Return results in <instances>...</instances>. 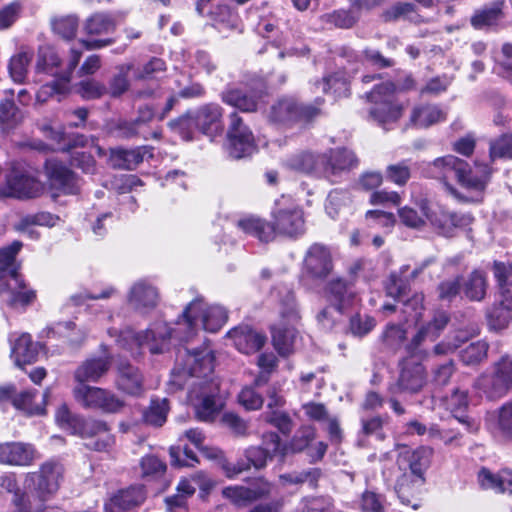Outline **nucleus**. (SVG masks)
Segmentation results:
<instances>
[{
    "label": "nucleus",
    "mask_w": 512,
    "mask_h": 512,
    "mask_svg": "<svg viewBox=\"0 0 512 512\" xmlns=\"http://www.w3.org/2000/svg\"><path fill=\"white\" fill-rule=\"evenodd\" d=\"M402 313L405 315V321H419L424 311V295L414 293L410 298L402 302Z\"/></svg>",
    "instance_id": "nucleus-62"
},
{
    "label": "nucleus",
    "mask_w": 512,
    "mask_h": 512,
    "mask_svg": "<svg viewBox=\"0 0 512 512\" xmlns=\"http://www.w3.org/2000/svg\"><path fill=\"white\" fill-rule=\"evenodd\" d=\"M182 368H175L169 382L170 390L182 389L188 377L197 378L199 381L192 383L193 389L189 392V399L193 402L196 416L199 420L211 422L219 414L222 404L213 394L216 385L208 380L214 370L215 356L211 349L203 347L190 351L185 349L179 351L177 356L178 365Z\"/></svg>",
    "instance_id": "nucleus-1"
},
{
    "label": "nucleus",
    "mask_w": 512,
    "mask_h": 512,
    "mask_svg": "<svg viewBox=\"0 0 512 512\" xmlns=\"http://www.w3.org/2000/svg\"><path fill=\"white\" fill-rule=\"evenodd\" d=\"M493 275L499 288L500 301L512 305V263L494 261Z\"/></svg>",
    "instance_id": "nucleus-43"
},
{
    "label": "nucleus",
    "mask_w": 512,
    "mask_h": 512,
    "mask_svg": "<svg viewBox=\"0 0 512 512\" xmlns=\"http://www.w3.org/2000/svg\"><path fill=\"white\" fill-rule=\"evenodd\" d=\"M287 165L296 171L324 176L325 154L298 153L287 160Z\"/></svg>",
    "instance_id": "nucleus-38"
},
{
    "label": "nucleus",
    "mask_w": 512,
    "mask_h": 512,
    "mask_svg": "<svg viewBox=\"0 0 512 512\" xmlns=\"http://www.w3.org/2000/svg\"><path fill=\"white\" fill-rule=\"evenodd\" d=\"M504 5V0H496L477 9L471 17V25L478 30L498 27L505 16L503 12Z\"/></svg>",
    "instance_id": "nucleus-33"
},
{
    "label": "nucleus",
    "mask_w": 512,
    "mask_h": 512,
    "mask_svg": "<svg viewBox=\"0 0 512 512\" xmlns=\"http://www.w3.org/2000/svg\"><path fill=\"white\" fill-rule=\"evenodd\" d=\"M449 315L445 311H437L432 319L419 326L415 335L406 345V350L412 356L427 357L428 352L424 348L428 342H434L441 335L449 323Z\"/></svg>",
    "instance_id": "nucleus-14"
},
{
    "label": "nucleus",
    "mask_w": 512,
    "mask_h": 512,
    "mask_svg": "<svg viewBox=\"0 0 512 512\" xmlns=\"http://www.w3.org/2000/svg\"><path fill=\"white\" fill-rule=\"evenodd\" d=\"M497 429L502 438L512 440V400L498 409Z\"/></svg>",
    "instance_id": "nucleus-63"
},
{
    "label": "nucleus",
    "mask_w": 512,
    "mask_h": 512,
    "mask_svg": "<svg viewBox=\"0 0 512 512\" xmlns=\"http://www.w3.org/2000/svg\"><path fill=\"white\" fill-rule=\"evenodd\" d=\"M19 285H16L11 279L4 281L6 284L0 293H7V303L12 307H25L31 304L36 298V292L28 288L20 275Z\"/></svg>",
    "instance_id": "nucleus-40"
},
{
    "label": "nucleus",
    "mask_w": 512,
    "mask_h": 512,
    "mask_svg": "<svg viewBox=\"0 0 512 512\" xmlns=\"http://www.w3.org/2000/svg\"><path fill=\"white\" fill-rule=\"evenodd\" d=\"M488 349V343L485 341H477L462 349L459 353V357L466 366L478 365L487 358Z\"/></svg>",
    "instance_id": "nucleus-53"
},
{
    "label": "nucleus",
    "mask_w": 512,
    "mask_h": 512,
    "mask_svg": "<svg viewBox=\"0 0 512 512\" xmlns=\"http://www.w3.org/2000/svg\"><path fill=\"white\" fill-rule=\"evenodd\" d=\"M22 120L21 111L11 100L0 103V127L2 130L14 128Z\"/></svg>",
    "instance_id": "nucleus-59"
},
{
    "label": "nucleus",
    "mask_w": 512,
    "mask_h": 512,
    "mask_svg": "<svg viewBox=\"0 0 512 512\" xmlns=\"http://www.w3.org/2000/svg\"><path fill=\"white\" fill-rule=\"evenodd\" d=\"M280 321L271 329L272 341L279 354L285 356L291 353L296 329L295 325L300 320L295 297L288 293L280 304Z\"/></svg>",
    "instance_id": "nucleus-5"
},
{
    "label": "nucleus",
    "mask_w": 512,
    "mask_h": 512,
    "mask_svg": "<svg viewBox=\"0 0 512 512\" xmlns=\"http://www.w3.org/2000/svg\"><path fill=\"white\" fill-rule=\"evenodd\" d=\"M461 285L465 298L472 302H482L486 298L489 287L487 274L480 269H474L461 282Z\"/></svg>",
    "instance_id": "nucleus-37"
},
{
    "label": "nucleus",
    "mask_w": 512,
    "mask_h": 512,
    "mask_svg": "<svg viewBox=\"0 0 512 512\" xmlns=\"http://www.w3.org/2000/svg\"><path fill=\"white\" fill-rule=\"evenodd\" d=\"M480 485L500 493H512V470H502L498 474L483 468L478 475Z\"/></svg>",
    "instance_id": "nucleus-42"
},
{
    "label": "nucleus",
    "mask_w": 512,
    "mask_h": 512,
    "mask_svg": "<svg viewBox=\"0 0 512 512\" xmlns=\"http://www.w3.org/2000/svg\"><path fill=\"white\" fill-rule=\"evenodd\" d=\"M82 53L81 49L71 48L66 70L59 80H54L40 87L36 94L37 103L44 104L52 97H57L58 101L61 100V97L68 92V83L71 80L72 72L80 61Z\"/></svg>",
    "instance_id": "nucleus-18"
},
{
    "label": "nucleus",
    "mask_w": 512,
    "mask_h": 512,
    "mask_svg": "<svg viewBox=\"0 0 512 512\" xmlns=\"http://www.w3.org/2000/svg\"><path fill=\"white\" fill-rule=\"evenodd\" d=\"M359 506L363 512H384L386 498L383 494L366 490L361 496Z\"/></svg>",
    "instance_id": "nucleus-64"
},
{
    "label": "nucleus",
    "mask_w": 512,
    "mask_h": 512,
    "mask_svg": "<svg viewBox=\"0 0 512 512\" xmlns=\"http://www.w3.org/2000/svg\"><path fill=\"white\" fill-rule=\"evenodd\" d=\"M64 473V466L59 461L48 460L40 466L38 471L26 474L25 490L51 499L59 490L64 480Z\"/></svg>",
    "instance_id": "nucleus-9"
},
{
    "label": "nucleus",
    "mask_w": 512,
    "mask_h": 512,
    "mask_svg": "<svg viewBox=\"0 0 512 512\" xmlns=\"http://www.w3.org/2000/svg\"><path fill=\"white\" fill-rule=\"evenodd\" d=\"M264 91L243 90L239 88L226 89L221 93L222 101L244 113L256 112L262 102Z\"/></svg>",
    "instance_id": "nucleus-27"
},
{
    "label": "nucleus",
    "mask_w": 512,
    "mask_h": 512,
    "mask_svg": "<svg viewBox=\"0 0 512 512\" xmlns=\"http://www.w3.org/2000/svg\"><path fill=\"white\" fill-rule=\"evenodd\" d=\"M22 248L20 241H14L10 245L0 249V289L6 287L4 281L11 279L16 285H19L20 274L19 264L16 263L15 258Z\"/></svg>",
    "instance_id": "nucleus-32"
},
{
    "label": "nucleus",
    "mask_w": 512,
    "mask_h": 512,
    "mask_svg": "<svg viewBox=\"0 0 512 512\" xmlns=\"http://www.w3.org/2000/svg\"><path fill=\"white\" fill-rule=\"evenodd\" d=\"M146 500L143 486H130L117 491L105 503V512H132L140 507Z\"/></svg>",
    "instance_id": "nucleus-23"
},
{
    "label": "nucleus",
    "mask_w": 512,
    "mask_h": 512,
    "mask_svg": "<svg viewBox=\"0 0 512 512\" xmlns=\"http://www.w3.org/2000/svg\"><path fill=\"white\" fill-rule=\"evenodd\" d=\"M334 264L329 247L313 243L305 252L302 281H324L333 271Z\"/></svg>",
    "instance_id": "nucleus-13"
},
{
    "label": "nucleus",
    "mask_w": 512,
    "mask_h": 512,
    "mask_svg": "<svg viewBox=\"0 0 512 512\" xmlns=\"http://www.w3.org/2000/svg\"><path fill=\"white\" fill-rule=\"evenodd\" d=\"M169 411L167 399H152L149 408L144 412L146 423L160 427L167 419Z\"/></svg>",
    "instance_id": "nucleus-57"
},
{
    "label": "nucleus",
    "mask_w": 512,
    "mask_h": 512,
    "mask_svg": "<svg viewBox=\"0 0 512 512\" xmlns=\"http://www.w3.org/2000/svg\"><path fill=\"white\" fill-rule=\"evenodd\" d=\"M434 450L429 446H420L414 450L405 449L399 454L397 464L399 469L418 477H425L432 463Z\"/></svg>",
    "instance_id": "nucleus-21"
},
{
    "label": "nucleus",
    "mask_w": 512,
    "mask_h": 512,
    "mask_svg": "<svg viewBox=\"0 0 512 512\" xmlns=\"http://www.w3.org/2000/svg\"><path fill=\"white\" fill-rule=\"evenodd\" d=\"M427 382L425 367L412 358H406L400 363V373L396 383L389 387L391 394L420 392Z\"/></svg>",
    "instance_id": "nucleus-16"
},
{
    "label": "nucleus",
    "mask_w": 512,
    "mask_h": 512,
    "mask_svg": "<svg viewBox=\"0 0 512 512\" xmlns=\"http://www.w3.org/2000/svg\"><path fill=\"white\" fill-rule=\"evenodd\" d=\"M45 169L53 189L70 195L79 192V179L64 164L55 159H48L45 162Z\"/></svg>",
    "instance_id": "nucleus-19"
},
{
    "label": "nucleus",
    "mask_w": 512,
    "mask_h": 512,
    "mask_svg": "<svg viewBox=\"0 0 512 512\" xmlns=\"http://www.w3.org/2000/svg\"><path fill=\"white\" fill-rule=\"evenodd\" d=\"M466 161L453 155H447L434 160L432 166L438 177L448 179L454 177L458 180L459 176L465 172Z\"/></svg>",
    "instance_id": "nucleus-47"
},
{
    "label": "nucleus",
    "mask_w": 512,
    "mask_h": 512,
    "mask_svg": "<svg viewBox=\"0 0 512 512\" xmlns=\"http://www.w3.org/2000/svg\"><path fill=\"white\" fill-rule=\"evenodd\" d=\"M298 104L292 97H283L274 102L266 111L268 121L278 126H289L298 121H310L320 114L319 105Z\"/></svg>",
    "instance_id": "nucleus-6"
},
{
    "label": "nucleus",
    "mask_w": 512,
    "mask_h": 512,
    "mask_svg": "<svg viewBox=\"0 0 512 512\" xmlns=\"http://www.w3.org/2000/svg\"><path fill=\"white\" fill-rule=\"evenodd\" d=\"M282 452L280 437L275 432H269L263 435L262 446H252L245 450L247 463L238 462L237 464H224L223 468L228 477H233L251 466L261 469L266 466L267 461L271 460L277 454Z\"/></svg>",
    "instance_id": "nucleus-8"
},
{
    "label": "nucleus",
    "mask_w": 512,
    "mask_h": 512,
    "mask_svg": "<svg viewBox=\"0 0 512 512\" xmlns=\"http://www.w3.org/2000/svg\"><path fill=\"white\" fill-rule=\"evenodd\" d=\"M325 209L327 214L336 219L351 212V199L347 192L334 190L329 193Z\"/></svg>",
    "instance_id": "nucleus-49"
},
{
    "label": "nucleus",
    "mask_w": 512,
    "mask_h": 512,
    "mask_svg": "<svg viewBox=\"0 0 512 512\" xmlns=\"http://www.w3.org/2000/svg\"><path fill=\"white\" fill-rule=\"evenodd\" d=\"M196 126L202 134L214 138L223 131V109L215 103L205 104L193 114Z\"/></svg>",
    "instance_id": "nucleus-26"
},
{
    "label": "nucleus",
    "mask_w": 512,
    "mask_h": 512,
    "mask_svg": "<svg viewBox=\"0 0 512 512\" xmlns=\"http://www.w3.org/2000/svg\"><path fill=\"white\" fill-rule=\"evenodd\" d=\"M141 475L145 479H157L166 471V464L155 455H146L140 461Z\"/></svg>",
    "instance_id": "nucleus-61"
},
{
    "label": "nucleus",
    "mask_w": 512,
    "mask_h": 512,
    "mask_svg": "<svg viewBox=\"0 0 512 512\" xmlns=\"http://www.w3.org/2000/svg\"><path fill=\"white\" fill-rule=\"evenodd\" d=\"M227 141L229 155L235 159L248 157L256 151L253 132L238 112L228 115Z\"/></svg>",
    "instance_id": "nucleus-12"
},
{
    "label": "nucleus",
    "mask_w": 512,
    "mask_h": 512,
    "mask_svg": "<svg viewBox=\"0 0 512 512\" xmlns=\"http://www.w3.org/2000/svg\"><path fill=\"white\" fill-rule=\"evenodd\" d=\"M48 500H50L49 497H41L37 493L27 490L24 495L15 494L13 496L17 512H43Z\"/></svg>",
    "instance_id": "nucleus-50"
},
{
    "label": "nucleus",
    "mask_w": 512,
    "mask_h": 512,
    "mask_svg": "<svg viewBox=\"0 0 512 512\" xmlns=\"http://www.w3.org/2000/svg\"><path fill=\"white\" fill-rule=\"evenodd\" d=\"M32 59L33 51L26 48H21L10 58L8 72L13 82L18 84L24 83Z\"/></svg>",
    "instance_id": "nucleus-44"
},
{
    "label": "nucleus",
    "mask_w": 512,
    "mask_h": 512,
    "mask_svg": "<svg viewBox=\"0 0 512 512\" xmlns=\"http://www.w3.org/2000/svg\"><path fill=\"white\" fill-rule=\"evenodd\" d=\"M491 176V169L487 164L475 163L474 168L465 163V172L459 176L457 182L466 189L468 194L458 192L452 185L445 183L447 191L458 201L470 203L481 200V195Z\"/></svg>",
    "instance_id": "nucleus-11"
},
{
    "label": "nucleus",
    "mask_w": 512,
    "mask_h": 512,
    "mask_svg": "<svg viewBox=\"0 0 512 512\" xmlns=\"http://www.w3.org/2000/svg\"><path fill=\"white\" fill-rule=\"evenodd\" d=\"M446 113L437 105L425 104L416 106L410 116L411 122L418 127H429L443 121Z\"/></svg>",
    "instance_id": "nucleus-45"
},
{
    "label": "nucleus",
    "mask_w": 512,
    "mask_h": 512,
    "mask_svg": "<svg viewBox=\"0 0 512 512\" xmlns=\"http://www.w3.org/2000/svg\"><path fill=\"white\" fill-rule=\"evenodd\" d=\"M111 366L109 357H96L85 360L74 372V379L77 385L87 382H98Z\"/></svg>",
    "instance_id": "nucleus-35"
},
{
    "label": "nucleus",
    "mask_w": 512,
    "mask_h": 512,
    "mask_svg": "<svg viewBox=\"0 0 512 512\" xmlns=\"http://www.w3.org/2000/svg\"><path fill=\"white\" fill-rule=\"evenodd\" d=\"M172 330L166 323L157 322L144 332H135L132 329L122 331L117 339L120 347L129 350L133 356L140 355V350L148 348L150 353H163L169 346Z\"/></svg>",
    "instance_id": "nucleus-3"
},
{
    "label": "nucleus",
    "mask_w": 512,
    "mask_h": 512,
    "mask_svg": "<svg viewBox=\"0 0 512 512\" xmlns=\"http://www.w3.org/2000/svg\"><path fill=\"white\" fill-rule=\"evenodd\" d=\"M131 69V64H123L118 66L117 73L114 74L109 81L106 94H109L113 98H117L128 91L130 86L128 76Z\"/></svg>",
    "instance_id": "nucleus-54"
},
{
    "label": "nucleus",
    "mask_w": 512,
    "mask_h": 512,
    "mask_svg": "<svg viewBox=\"0 0 512 512\" xmlns=\"http://www.w3.org/2000/svg\"><path fill=\"white\" fill-rule=\"evenodd\" d=\"M227 336L233 341L236 349L244 354L259 351L265 344L266 337L249 326H239L231 329Z\"/></svg>",
    "instance_id": "nucleus-30"
},
{
    "label": "nucleus",
    "mask_w": 512,
    "mask_h": 512,
    "mask_svg": "<svg viewBox=\"0 0 512 512\" xmlns=\"http://www.w3.org/2000/svg\"><path fill=\"white\" fill-rule=\"evenodd\" d=\"M39 192V184L34 178L18 171H11L5 175L3 190H0L1 198H33Z\"/></svg>",
    "instance_id": "nucleus-25"
},
{
    "label": "nucleus",
    "mask_w": 512,
    "mask_h": 512,
    "mask_svg": "<svg viewBox=\"0 0 512 512\" xmlns=\"http://www.w3.org/2000/svg\"><path fill=\"white\" fill-rule=\"evenodd\" d=\"M79 436L86 440L88 449L99 452L109 451L115 443L107 423L100 420H87Z\"/></svg>",
    "instance_id": "nucleus-24"
},
{
    "label": "nucleus",
    "mask_w": 512,
    "mask_h": 512,
    "mask_svg": "<svg viewBox=\"0 0 512 512\" xmlns=\"http://www.w3.org/2000/svg\"><path fill=\"white\" fill-rule=\"evenodd\" d=\"M272 225L277 234L287 237H298L305 231L303 211L294 204L285 206L282 202H276L272 211Z\"/></svg>",
    "instance_id": "nucleus-15"
},
{
    "label": "nucleus",
    "mask_w": 512,
    "mask_h": 512,
    "mask_svg": "<svg viewBox=\"0 0 512 512\" xmlns=\"http://www.w3.org/2000/svg\"><path fill=\"white\" fill-rule=\"evenodd\" d=\"M426 482V477H418L408 473L406 468L397 477L395 482V492L405 506L417 509L421 505V489Z\"/></svg>",
    "instance_id": "nucleus-22"
},
{
    "label": "nucleus",
    "mask_w": 512,
    "mask_h": 512,
    "mask_svg": "<svg viewBox=\"0 0 512 512\" xmlns=\"http://www.w3.org/2000/svg\"><path fill=\"white\" fill-rule=\"evenodd\" d=\"M385 21L407 19L412 22H420V16L415 11V6L408 2H399L385 10L382 14Z\"/></svg>",
    "instance_id": "nucleus-55"
},
{
    "label": "nucleus",
    "mask_w": 512,
    "mask_h": 512,
    "mask_svg": "<svg viewBox=\"0 0 512 512\" xmlns=\"http://www.w3.org/2000/svg\"><path fill=\"white\" fill-rule=\"evenodd\" d=\"M83 28L89 36H103L115 31L116 22L110 14L96 12L85 20Z\"/></svg>",
    "instance_id": "nucleus-46"
},
{
    "label": "nucleus",
    "mask_w": 512,
    "mask_h": 512,
    "mask_svg": "<svg viewBox=\"0 0 512 512\" xmlns=\"http://www.w3.org/2000/svg\"><path fill=\"white\" fill-rule=\"evenodd\" d=\"M40 455L35 447L24 442L0 443V463L10 466L26 467L39 459Z\"/></svg>",
    "instance_id": "nucleus-20"
},
{
    "label": "nucleus",
    "mask_w": 512,
    "mask_h": 512,
    "mask_svg": "<svg viewBox=\"0 0 512 512\" xmlns=\"http://www.w3.org/2000/svg\"><path fill=\"white\" fill-rule=\"evenodd\" d=\"M75 401L83 408L106 414L119 413L125 402L114 392L87 384L76 385L72 390Z\"/></svg>",
    "instance_id": "nucleus-7"
},
{
    "label": "nucleus",
    "mask_w": 512,
    "mask_h": 512,
    "mask_svg": "<svg viewBox=\"0 0 512 512\" xmlns=\"http://www.w3.org/2000/svg\"><path fill=\"white\" fill-rule=\"evenodd\" d=\"M474 388L489 400H498L512 388V356L503 355L474 381Z\"/></svg>",
    "instance_id": "nucleus-4"
},
{
    "label": "nucleus",
    "mask_w": 512,
    "mask_h": 512,
    "mask_svg": "<svg viewBox=\"0 0 512 512\" xmlns=\"http://www.w3.org/2000/svg\"><path fill=\"white\" fill-rule=\"evenodd\" d=\"M227 312L219 305H208L202 299H195L183 311L177 321L176 336L181 341H188L197 331L199 325L211 333L217 332L226 322Z\"/></svg>",
    "instance_id": "nucleus-2"
},
{
    "label": "nucleus",
    "mask_w": 512,
    "mask_h": 512,
    "mask_svg": "<svg viewBox=\"0 0 512 512\" xmlns=\"http://www.w3.org/2000/svg\"><path fill=\"white\" fill-rule=\"evenodd\" d=\"M486 315L492 328L503 329L512 320V305L499 301L487 310Z\"/></svg>",
    "instance_id": "nucleus-52"
},
{
    "label": "nucleus",
    "mask_w": 512,
    "mask_h": 512,
    "mask_svg": "<svg viewBox=\"0 0 512 512\" xmlns=\"http://www.w3.org/2000/svg\"><path fill=\"white\" fill-rule=\"evenodd\" d=\"M395 86L391 82L377 85L368 95L373 103L370 117L381 125L397 121L403 112V105L395 96Z\"/></svg>",
    "instance_id": "nucleus-10"
},
{
    "label": "nucleus",
    "mask_w": 512,
    "mask_h": 512,
    "mask_svg": "<svg viewBox=\"0 0 512 512\" xmlns=\"http://www.w3.org/2000/svg\"><path fill=\"white\" fill-rule=\"evenodd\" d=\"M326 293L330 301L336 306L338 313H342L346 307L350 306L356 296L352 282L343 278H335L329 281L326 286Z\"/></svg>",
    "instance_id": "nucleus-36"
},
{
    "label": "nucleus",
    "mask_w": 512,
    "mask_h": 512,
    "mask_svg": "<svg viewBox=\"0 0 512 512\" xmlns=\"http://www.w3.org/2000/svg\"><path fill=\"white\" fill-rule=\"evenodd\" d=\"M422 210L430 223L440 234L446 237L453 236L456 229L467 227L473 221V217L470 214L450 212L442 207L434 210L423 207Z\"/></svg>",
    "instance_id": "nucleus-17"
},
{
    "label": "nucleus",
    "mask_w": 512,
    "mask_h": 512,
    "mask_svg": "<svg viewBox=\"0 0 512 512\" xmlns=\"http://www.w3.org/2000/svg\"><path fill=\"white\" fill-rule=\"evenodd\" d=\"M55 419L61 428L73 435H79L87 423V420L73 415L65 404L57 409Z\"/></svg>",
    "instance_id": "nucleus-51"
},
{
    "label": "nucleus",
    "mask_w": 512,
    "mask_h": 512,
    "mask_svg": "<svg viewBox=\"0 0 512 512\" xmlns=\"http://www.w3.org/2000/svg\"><path fill=\"white\" fill-rule=\"evenodd\" d=\"M407 339V330L403 324L388 323L382 334L381 342L383 346L392 352L398 351Z\"/></svg>",
    "instance_id": "nucleus-48"
},
{
    "label": "nucleus",
    "mask_w": 512,
    "mask_h": 512,
    "mask_svg": "<svg viewBox=\"0 0 512 512\" xmlns=\"http://www.w3.org/2000/svg\"><path fill=\"white\" fill-rule=\"evenodd\" d=\"M169 127L183 140L191 141L198 131L193 114H186L169 122Z\"/></svg>",
    "instance_id": "nucleus-58"
},
{
    "label": "nucleus",
    "mask_w": 512,
    "mask_h": 512,
    "mask_svg": "<svg viewBox=\"0 0 512 512\" xmlns=\"http://www.w3.org/2000/svg\"><path fill=\"white\" fill-rule=\"evenodd\" d=\"M408 268V266H403L400 268L399 275L392 274L390 276L389 283L386 286L387 294L397 299L398 301H401L402 298L407 294L409 289V281H412L406 274Z\"/></svg>",
    "instance_id": "nucleus-56"
},
{
    "label": "nucleus",
    "mask_w": 512,
    "mask_h": 512,
    "mask_svg": "<svg viewBox=\"0 0 512 512\" xmlns=\"http://www.w3.org/2000/svg\"><path fill=\"white\" fill-rule=\"evenodd\" d=\"M53 31L65 40H71L76 36L78 18L73 15L62 16L52 20Z\"/></svg>",
    "instance_id": "nucleus-60"
},
{
    "label": "nucleus",
    "mask_w": 512,
    "mask_h": 512,
    "mask_svg": "<svg viewBox=\"0 0 512 512\" xmlns=\"http://www.w3.org/2000/svg\"><path fill=\"white\" fill-rule=\"evenodd\" d=\"M128 303L141 314L149 313L158 303V292L150 283L140 280L131 287Z\"/></svg>",
    "instance_id": "nucleus-28"
},
{
    "label": "nucleus",
    "mask_w": 512,
    "mask_h": 512,
    "mask_svg": "<svg viewBox=\"0 0 512 512\" xmlns=\"http://www.w3.org/2000/svg\"><path fill=\"white\" fill-rule=\"evenodd\" d=\"M38 344L34 343L29 334L20 335L12 344L11 357L18 367L33 363L38 355Z\"/></svg>",
    "instance_id": "nucleus-39"
},
{
    "label": "nucleus",
    "mask_w": 512,
    "mask_h": 512,
    "mask_svg": "<svg viewBox=\"0 0 512 512\" xmlns=\"http://www.w3.org/2000/svg\"><path fill=\"white\" fill-rule=\"evenodd\" d=\"M237 226L246 234L258 238L261 242H270L275 238L272 223L250 216L238 221Z\"/></svg>",
    "instance_id": "nucleus-41"
},
{
    "label": "nucleus",
    "mask_w": 512,
    "mask_h": 512,
    "mask_svg": "<svg viewBox=\"0 0 512 512\" xmlns=\"http://www.w3.org/2000/svg\"><path fill=\"white\" fill-rule=\"evenodd\" d=\"M143 382V375L137 367L128 362L118 364L115 380L118 390L131 396H140L144 392Z\"/></svg>",
    "instance_id": "nucleus-29"
},
{
    "label": "nucleus",
    "mask_w": 512,
    "mask_h": 512,
    "mask_svg": "<svg viewBox=\"0 0 512 512\" xmlns=\"http://www.w3.org/2000/svg\"><path fill=\"white\" fill-rule=\"evenodd\" d=\"M152 156L148 146L135 149L114 148L110 150L109 164L115 169L133 170L143 162L146 155Z\"/></svg>",
    "instance_id": "nucleus-31"
},
{
    "label": "nucleus",
    "mask_w": 512,
    "mask_h": 512,
    "mask_svg": "<svg viewBox=\"0 0 512 512\" xmlns=\"http://www.w3.org/2000/svg\"><path fill=\"white\" fill-rule=\"evenodd\" d=\"M358 165V159L353 151L348 149L331 150L325 154L324 177L330 178L344 171H349Z\"/></svg>",
    "instance_id": "nucleus-34"
}]
</instances>
